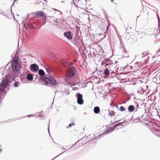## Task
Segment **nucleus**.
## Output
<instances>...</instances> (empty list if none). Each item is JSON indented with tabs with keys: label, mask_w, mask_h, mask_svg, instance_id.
Listing matches in <instances>:
<instances>
[{
	"label": "nucleus",
	"mask_w": 160,
	"mask_h": 160,
	"mask_svg": "<svg viewBox=\"0 0 160 160\" xmlns=\"http://www.w3.org/2000/svg\"><path fill=\"white\" fill-rule=\"evenodd\" d=\"M121 120H122V119H121V120H118V121H115L114 122H112L111 123V124H112V125H113L114 124L115 122H120V121H121Z\"/></svg>",
	"instance_id": "cd10ccee"
},
{
	"label": "nucleus",
	"mask_w": 160,
	"mask_h": 160,
	"mask_svg": "<svg viewBox=\"0 0 160 160\" xmlns=\"http://www.w3.org/2000/svg\"><path fill=\"white\" fill-rule=\"evenodd\" d=\"M100 82V80H99V81H98V82H97L96 83L97 84H99V83Z\"/></svg>",
	"instance_id": "79ce46f5"
},
{
	"label": "nucleus",
	"mask_w": 160,
	"mask_h": 160,
	"mask_svg": "<svg viewBox=\"0 0 160 160\" xmlns=\"http://www.w3.org/2000/svg\"><path fill=\"white\" fill-rule=\"evenodd\" d=\"M108 111L109 113V115L110 116H111L114 115L115 113L113 111H110V110L108 109Z\"/></svg>",
	"instance_id": "412c9836"
},
{
	"label": "nucleus",
	"mask_w": 160,
	"mask_h": 160,
	"mask_svg": "<svg viewBox=\"0 0 160 160\" xmlns=\"http://www.w3.org/2000/svg\"><path fill=\"white\" fill-rule=\"evenodd\" d=\"M126 122V120H124V121H123V122Z\"/></svg>",
	"instance_id": "e2e57ef3"
},
{
	"label": "nucleus",
	"mask_w": 160,
	"mask_h": 160,
	"mask_svg": "<svg viewBox=\"0 0 160 160\" xmlns=\"http://www.w3.org/2000/svg\"><path fill=\"white\" fill-rule=\"evenodd\" d=\"M69 92H67V95H69Z\"/></svg>",
	"instance_id": "8fccbe9b"
},
{
	"label": "nucleus",
	"mask_w": 160,
	"mask_h": 160,
	"mask_svg": "<svg viewBox=\"0 0 160 160\" xmlns=\"http://www.w3.org/2000/svg\"><path fill=\"white\" fill-rule=\"evenodd\" d=\"M140 117H138L136 119H138L139 120H140Z\"/></svg>",
	"instance_id": "ea45409f"
},
{
	"label": "nucleus",
	"mask_w": 160,
	"mask_h": 160,
	"mask_svg": "<svg viewBox=\"0 0 160 160\" xmlns=\"http://www.w3.org/2000/svg\"><path fill=\"white\" fill-rule=\"evenodd\" d=\"M147 54H144V53H142V57H143L147 55Z\"/></svg>",
	"instance_id": "4c0bfd02"
},
{
	"label": "nucleus",
	"mask_w": 160,
	"mask_h": 160,
	"mask_svg": "<svg viewBox=\"0 0 160 160\" xmlns=\"http://www.w3.org/2000/svg\"><path fill=\"white\" fill-rule=\"evenodd\" d=\"M20 83L18 81H15L14 83L13 84V86L14 87L17 88L19 86V84Z\"/></svg>",
	"instance_id": "aec40b11"
},
{
	"label": "nucleus",
	"mask_w": 160,
	"mask_h": 160,
	"mask_svg": "<svg viewBox=\"0 0 160 160\" xmlns=\"http://www.w3.org/2000/svg\"><path fill=\"white\" fill-rule=\"evenodd\" d=\"M110 60L109 58H107L105 60L106 62H109L110 61Z\"/></svg>",
	"instance_id": "473e14b6"
},
{
	"label": "nucleus",
	"mask_w": 160,
	"mask_h": 160,
	"mask_svg": "<svg viewBox=\"0 0 160 160\" xmlns=\"http://www.w3.org/2000/svg\"><path fill=\"white\" fill-rule=\"evenodd\" d=\"M105 63H104L103 62H102L101 63V65H103L105 64Z\"/></svg>",
	"instance_id": "a18cd8bd"
},
{
	"label": "nucleus",
	"mask_w": 160,
	"mask_h": 160,
	"mask_svg": "<svg viewBox=\"0 0 160 160\" xmlns=\"http://www.w3.org/2000/svg\"><path fill=\"white\" fill-rule=\"evenodd\" d=\"M71 69V72L65 76V81L68 84L69 83L68 82V80L74 77L76 73V70L74 67H72Z\"/></svg>",
	"instance_id": "7ed1b4c3"
},
{
	"label": "nucleus",
	"mask_w": 160,
	"mask_h": 160,
	"mask_svg": "<svg viewBox=\"0 0 160 160\" xmlns=\"http://www.w3.org/2000/svg\"><path fill=\"white\" fill-rule=\"evenodd\" d=\"M103 73L105 75L108 76L109 74V71L108 68H106L104 69Z\"/></svg>",
	"instance_id": "dca6fc26"
},
{
	"label": "nucleus",
	"mask_w": 160,
	"mask_h": 160,
	"mask_svg": "<svg viewBox=\"0 0 160 160\" xmlns=\"http://www.w3.org/2000/svg\"><path fill=\"white\" fill-rule=\"evenodd\" d=\"M135 109V107L133 105H130L128 107V110L129 112H132Z\"/></svg>",
	"instance_id": "f8f14e48"
},
{
	"label": "nucleus",
	"mask_w": 160,
	"mask_h": 160,
	"mask_svg": "<svg viewBox=\"0 0 160 160\" xmlns=\"http://www.w3.org/2000/svg\"><path fill=\"white\" fill-rule=\"evenodd\" d=\"M137 111V109H136V110L135 111V112H136V111Z\"/></svg>",
	"instance_id": "338daca9"
},
{
	"label": "nucleus",
	"mask_w": 160,
	"mask_h": 160,
	"mask_svg": "<svg viewBox=\"0 0 160 160\" xmlns=\"http://www.w3.org/2000/svg\"><path fill=\"white\" fill-rule=\"evenodd\" d=\"M101 72H102V70H99V71L97 72L98 74L99 75L100 74V73Z\"/></svg>",
	"instance_id": "c85d7f7f"
},
{
	"label": "nucleus",
	"mask_w": 160,
	"mask_h": 160,
	"mask_svg": "<svg viewBox=\"0 0 160 160\" xmlns=\"http://www.w3.org/2000/svg\"><path fill=\"white\" fill-rule=\"evenodd\" d=\"M117 62H117V61H116L115 62V63H117Z\"/></svg>",
	"instance_id": "69168bd1"
},
{
	"label": "nucleus",
	"mask_w": 160,
	"mask_h": 160,
	"mask_svg": "<svg viewBox=\"0 0 160 160\" xmlns=\"http://www.w3.org/2000/svg\"><path fill=\"white\" fill-rule=\"evenodd\" d=\"M123 122H120L119 123H117L116 124H115L114 126V128H115V129L118 126H124V125L123 124Z\"/></svg>",
	"instance_id": "a211bd4d"
},
{
	"label": "nucleus",
	"mask_w": 160,
	"mask_h": 160,
	"mask_svg": "<svg viewBox=\"0 0 160 160\" xmlns=\"http://www.w3.org/2000/svg\"><path fill=\"white\" fill-rule=\"evenodd\" d=\"M74 124H75L74 123H70L69 124L68 126H67V128H68L69 127H71L72 125H74Z\"/></svg>",
	"instance_id": "bb28decb"
},
{
	"label": "nucleus",
	"mask_w": 160,
	"mask_h": 160,
	"mask_svg": "<svg viewBox=\"0 0 160 160\" xmlns=\"http://www.w3.org/2000/svg\"><path fill=\"white\" fill-rule=\"evenodd\" d=\"M2 150V149H1L0 150V152H1Z\"/></svg>",
	"instance_id": "bf43d9fd"
},
{
	"label": "nucleus",
	"mask_w": 160,
	"mask_h": 160,
	"mask_svg": "<svg viewBox=\"0 0 160 160\" xmlns=\"http://www.w3.org/2000/svg\"><path fill=\"white\" fill-rule=\"evenodd\" d=\"M47 71V72L49 73L50 72V70L49 68H47L46 69Z\"/></svg>",
	"instance_id": "72a5a7b5"
},
{
	"label": "nucleus",
	"mask_w": 160,
	"mask_h": 160,
	"mask_svg": "<svg viewBox=\"0 0 160 160\" xmlns=\"http://www.w3.org/2000/svg\"><path fill=\"white\" fill-rule=\"evenodd\" d=\"M93 111L94 113L96 114L99 113L100 112L99 107L98 106L95 107L94 108Z\"/></svg>",
	"instance_id": "ddd939ff"
},
{
	"label": "nucleus",
	"mask_w": 160,
	"mask_h": 160,
	"mask_svg": "<svg viewBox=\"0 0 160 160\" xmlns=\"http://www.w3.org/2000/svg\"><path fill=\"white\" fill-rule=\"evenodd\" d=\"M158 28L159 29V31L158 33V34L159 33L160 31V20L159 19V17H158Z\"/></svg>",
	"instance_id": "4be33fe9"
},
{
	"label": "nucleus",
	"mask_w": 160,
	"mask_h": 160,
	"mask_svg": "<svg viewBox=\"0 0 160 160\" xmlns=\"http://www.w3.org/2000/svg\"><path fill=\"white\" fill-rule=\"evenodd\" d=\"M91 82V81L90 82H88L87 83Z\"/></svg>",
	"instance_id": "052dcab7"
},
{
	"label": "nucleus",
	"mask_w": 160,
	"mask_h": 160,
	"mask_svg": "<svg viewBox=\"0 0 160 160\" xmlns=\"http://www.w3.org/2000/svg\"><path fill=\"white\" fill-rule=\"evenodd\" d=\"M145 92V90L144 89L142 88L140 90H138L137 91V92L138 93L143 94Z\"/></svg>",
	"instance_id": "6ab92c4d"
},
{
	"label": "nucleus",
	"mask_w": 160,
	"mask_h": 160,
	"mask_svg": "<svg viewBox=\"0 0 160 160\" xmlns=\"http://www.w3.org/2000/svg\"><path fill=\"white\" fill-rule=\"evenodd\" d=\"M160 52V48H159L158 50L156 52V53H158Z\"/></svg>",
	"instance_id": "c9c22d12"
},
{
	"label": "nucleus",
	"mask_w": 160,
	"mask_h": 160,
	"mask_svg": "<svg viewBox=\"0 0 160 160\" xmlns=\"http://www.w3.org/2000/svg\"><path fill=\"white\" fill-rule=\"evenodd\" d=\"M9 79L5 78L0 82V100H2L6 95L7 92L5 88L9 84Z\"/></svg>",
	"instance_id": "f03ea898"
},
{
	"label": "nucleus",
	"mask_w": 160,
	"mask_h": 160,
	"mask_svg": "<svg viewBox=\"0 0 160 160\" xmlns=\"http://www.w3.org/2000/svg\"><path fill=\"white\" fill-rule=\"evenodd\" d=\"M112 103H111L110 104V106H112Z\"/></svg>",
	"instance_id": "6e6d98bb"
},
{
	"label": "nucleus",
	"mask_w": 160,
	"mask_h": 160,
	"mask_svg": "<svg viewBox=\"0 0 160 160\" xmlns=\"http://www.w3.org/2000/svg\"><path fill=\"white\" fill-rule=\"evenodd\" d=\"M141 101V102L142 103V104L143 103V101L142 100Z\"/></svg>",
	"instance_id": "4d7b16f0"
},
{
	"label": "nucleus",
	"mask_w": 160,
	"mask_h": 160,
	"mask_svg": "<svg viewBox=\"0 0 160 160\" xmlns=\"http://www.w3.org/2000/svg\"><path fill=\"white\" fill-rule=\"evenodd\" d=\"M133 68V67L132 66H130V68L131 69H132Z\"/></svg>",
	"instance_id": "603ef678"
},
{
	"label": "nucleus",
	"mask_w": 160,
	"mask_h": 160,
	"mask_svg": "<svg viewBox=\"0 0 160 160\" xmlns=\"http://www.w3.org/2000/svg\"><path fill=\"white\" fill-rule=\"evenodd\" d=\"M27 78L28 81H32L33 78V77L32 74H28L27 75Z\"/></svg>",
	"instance_id": "4468645a"
},
{
	"label": "nucleus",
	"mask_w": 160,
	"mask_h": 160,
	"mask_svg": "<svg viewBox=\"0 0 160 160\" xmlns=\"http://www.w3.org/2000/svg\"><path fill=\"white\" fill-rule=\"evenodd\" d=\"M63 149L64 150V152H62L60 154H59L58 155V156H57L56 157H55L54 158H53L52 159V160H54L56 158H57V157H58V156H59V155H61V154H62V153H63V152H66V151H67V149H66V148H63Z\"/></svg>",
	"instance_id": "393cba45"
},
{
	"label": "nucleus",
	"mask_w": 160,
	"mask_h": 160,
	"mask_svg": "<svg viewBox=\"0 0 160 160\" xmlns=\"http://www.w3.org/2000/svg\"><path fill=\"white\" fill-rule=\"evenodd\" d=\"M139 105L138 104V103H137V105H136V109H138V107H139Z\"/></svg>",
	"instance_id": "58836bf2"
},
{
	"label": "nucleus",
	"mask_w": 160,
	"mask_h": 160,
	"mask_svg": "<svg viewBox=\"0 0 160 160\" xmlns=\"http://www.w3.org/2000/svg\"><path fill=\"white\" fill-rule=\"evenodd\" d=\"M38 69L39 67L38 66L36 63L32 64L30 66V70L34 72H37Z\"/></svg>",
	"instance_id": "0eeeda50"
},
{
	"label": "nucleus",
	"mask_w": 160,
	"mask_h": 160,
	"mask_svg": "<svg viewBox=\"0 0 160 160\" xmlns=\"http://www.w3.org/2000/svg\"><path fill=\"white\" fill-rule=\"evenodd\" d=\"M62 148L63 149L64 148H63V146H62Z\"/></svg>",
	"instance_id": "13d9d810"
},
{
	"label": "nucleus",
	"mask_w": 160,
	"mask_h": 160,
	"mask_svg": "<svg viewBox=\"0 0 160 160\" xmlns=\"http://www.w3.org/2000/svg\"><path fill=\"white\" fill-rule=\"evenodd\" d=\"M45 14L42 11H39L36 12V17L38 18L40 17H45Z\"/></svg>",
	"instance_id": "9d476101"
},
{
	"label": "nucleus",
	"mask_w": 160,
	"mask_h": 160,
	"mask_svg": "<svg viewBox=\"0 0 160 160\" xmlns=\"http://www.w3.org/2000/svg\"><path fill=\"white\" fill-rule=\"evenodd\" d=\"M124 75V74L122 72H120V73H118L117 74V78H118V80L124 81L126 79H124V78H122L121 77V75Z\"/></svg>",
	"instance_id": "9b49d317"
},
{
	"label": "nucleus",
	"mask_w": 160,
	"mask_h": 160,
	"mask_svg": "<svg viewBox=\"0 0 160 160\" xmlns=\"http://www.w3.org/2000/svg\"><path fill=\"white\" fill-rule=\"evenodd\" d=\"M48 131L49 132V135L51 137V136L50 135V130H49V125L48 126Z\"/></svg>",
	"instance_id": "7c9ffc66"
},
{
	"label": "nucleus",
	"mask_w": 160,
	"mask_h": 160,
	"mask_svg": "<svg viewBox=\"0 0 160 160\" xmlns=\"http://www.w3.org/2000/svg\"><path fill=\"white\" fill-rule=\"evenodd\" d=\"M76 96L77 99V103L79 105L82 104L84 102L82 99V95L79 93H78L76 94Z\"/></svg>",
	"instance_id": "20e7f679"
},
{
	"label": "nucleus",
	"mask_w": 160,
	"mask_h": 160,
	"mask_svg": "<svg viewBox=\"0 0 160 160\" xmlns=\"http://www.w3.org/2000/svg\"><path fill=\"white\" fill-rule=\"evenodd\" d=\"M18 58L17 57L15 59H13L11 62V64H13V62L17 64H18Z\"/></svg>",
	"instance_id": "f3484780"
},
{
	"label": "nucleus",
	"mask_w": 160,
	"mask_h": 160,
	"mask_svg": "<svg viewBox=\"0 0 160 160\" xmlns=\"http://www.w3.org/2000/svg\"><path fill=\"white\" fill-rule=\"evenodd\" d=\"M114 127L112 128L111 127H107L105 130V133H104L101 135L98 136L99 137H102L103 136H104L105 134H107L112 132L115 129Z\"/></svg>",
	"instance_id": "39448f33"
},
{
	"label": "nucleus",
	"mask_w": 160,
	"mask_h": 160,
	"mask_svg": "<svg viewBox=\"0 0 160 160\" xmlns=\"http://www.w3.org/2000/svg\"><path fill=\"white\" fill-rule=\"evenodd\" d=\"M9 64V62L7 64V66Z\"/></svg>",
	"instance_id": "774afa93"
},
{
	"label": "nucleus",
	"mask_w": 160,
	"mask_h": 160,
	"mask_svg": "<svg viewBox=\"0 0 160 160\" xmlns=\"http://www.w3.org/2000/svg\"><path fill=\"white\" fill-rule=\"evenodd\" d=\"M38 73L40 76L39 79H40L44 81L46 86H48L49 83L53 85L58 84L57 81L53 78L48 75H45V72L43 70H39Z\"/></svg>",
	"instance_id": "f257e3e1"
},
{
	"label": "nucleus",
	"mask_w": 160,
	"mask_h": 160,
	"mask_svg": "<svg viewBox=\"0 0 160 160\" xmlns=\"http://www.w3.org/2000/svg\"><path fill=\"white\" fill-rule=\"evenodd\" d=\"M37 116H38V117H42V116L41 115H38Z\"/></svg>",
	"instance_id": "49530a36"
},
{
	"label": "nucleus",
	"mask_w": 160,
	"mask_h": 160,
	"mask_svg": "<svg viewBox=\"0 0 160 160\" xmlns=\"http://www.w3.org/2000/svg\"><path fill=\"white\" fill-rule=\"evenodd\" d=\"M140 63L139 62H136L134 64V66L135 67L139 66Z\"/></svg>",
	"instance_id": "a878e982"
},
{
	"label": "nucleus",
	"mask_w": 160,
	"mask_h": 160,
	"mask_svg": "<svg viewBox=\"0 0 160 160\" xmlns=\"http://www.w3.org/2000/svg\"><path fill=\"white\" fill-rule=\"evenodd\" d=\"M106 36V33H105V35H104V37H103V39Z\"/></svg>",
	"instance_id": "de8ad7c7"
},
{
	"label": "nucleus",
	"mask_w": 160,
	"mask_h": 160,
	"mask_svg": "<svg viewBox=\"0 0 160 160\" xmlns=\"http://www.w3.org/2000/svg\"><path fill=\"white\" fill-rule=\"evenodd\" d=\"M31 115H33V114H30V115H28L27 116H24V117H28V118H30L31 117Z\"/></svg>",
	"instance_id": "f704fd0d"
},
{
	"label": "nucleus",
	"mask_w": 160,
	"mask_h": 160,
	"mask_svg": "<svg viewBox=\"0 0 160 160\" xmlns=\"http://www.w3.org/2000/svg\"><path fill=\"white\" fill-rule=\"evenodd\" d=\"M36 76V77H35V80H36L37 78L38 77V76L37 75H36V76Z\"/></svg>",
	"instance_id": "37998d69"
},
{
	"label": "nucleus",
	"mask_w": 160,
	"mask_h": 160,
	"mask_svg": "<svg viewBox=\"0 0 160 160\" xmlns=\"http://www.w3.org/2000/svg\"><path fill=\"white\" fill-rule=\"evenodd\" d=\"M73 2V3H74V6H76V7H77V5L74 2V1Z\"/></svg>",
	"instance_id": "c03bdc74"
},
{
	"label": "nucleus",
	"mask_w": 160,
	"mask_h": 160,
	"mask_svg": "<svg viewBox=\"0 0 160 160\" xmlns=\"http://www.w3.org/2000/svg\"><path fill=\"white\" fill-rule=\"evenodd\" d=\"M53 9L55 10V11H58V10L56 9Z\"/></svg>",
	"instance_id": "3c124183"
},
{
	"label": "nucleus",
	"mask_w": 160,
	"mask_h": 160,
	"mask_svg": "<svg viewBox=\"0 0 160 160\" xmlns=\"http://www.w3.org/2000/svg\"><path fill=\"white\" fill-rule=\"evenodd\" d=\"M127 66H126L125 67H123V69H124Z\"/></svg>",
	"instance_id": "09e8293b"
},
{
	"label": "nucleus",
	"mask_w": 160,
	"mask_h": 160,
	"mask_svg": "<svg viewBox=\"0 0 160 160\" xmlns=\"http://www.w3.org/2000/svg\"><path fill=\"white\" fill-rule=\"evenodd\" d=\"M157 114L158 115V116L159 117H160V115H159V114H158V111H157Z\"/></svg>",
	"instance_id": "a19ab883"
},
{
	"label": "nucleus",
	"mask_w": 160,
	"mask_h": 160,
	"mask_svg": "<svg viewBox=\"0 0 160 160\" xmlns=\"http://www.w3.org/2000/svg\"><path fill=\"white\" fill-rule=\"evenodd\" d=\"M148 109L146 108H145V113H148V112H149V110H148V111H147V109Z\"/></svg>",
	"instance_id": "c756f323"
},
{
	"label": "nucleus",
	"mask_w": 160,
	"mask_h": 160,
	"mask_svg": "<svg viewBox=\"0 0 160 160\" xmlns=\"http://www.w3.org/2000/svg\"><path fill=\"white\" fill-rule=\"evenodd\" d=\"M43 1H45V2H47V0H43Z\"/></svg>",
	"instance_id": "5fc2aeb1"
},
{
	"label": "nucleus",
	"mask_w": 160,
	"mask_h": 160,
	"mask_svg": "<svg viewBox=\"0 0 160 160\" xmlns=\"http://www.w3.org/2000/svg\"><path fill=\"white\" fill-rule=\"evenodd\" d=\"M22 24H23V27L28 31H30L34 28V26L32 24L29 23L26 24L24 20L23 21Z\"/></svg>",
	"instance_id": "423d86ee"
},
{
	"label": "nucleus",
	"mask_w": 160,
	"mask_h": 160,
	"mask_svg": "<svg viewBox=\"0 0 160 160\" xmlns=\"http://www.w3.org/2000/svg\"><path fill=\"white\" fill-rule=\"evenodd\" d=\"M13 64H11L12 71L14 72L18 71L20 68V65L19 64H17L13 63Z\"/></svg>",
	"instance_id": "6e6552de"
},
{
	"label": "nucleus",
	"mask_w": 160,
	"mask_h": 160,
	"mask_svg": "<svg viewBox=\"0 0 160 160\" xmlns=\"http://www.w3.org/2000/svg\"><path fill=\"white\" fill-rule=\"evenodd\" d=\"M126 110V109L123 106H121L119 110L121 112H123Z\"/></svg>",
	"instance_id": "b1692460"
},
{
	"label": "nucleus",
	"mask_w": 160,
	"mask_h": 160,
	"mask_svg": "<svg viewBox=\"0 0 160 160\" xmlns=\"http://www.w3.org/2000/svg\"><path fill=\"white\" fill-rule=\"evenodd\" d=\"M122 58L126 57V58H128L129 57V55L128 54V52L126 53L125 52V53H124L122 55Z\"/></svg>",
	"instance_id": "5701e85b"
},
{
	"label": "nucleus",
	"mask_w": 160,
	"mask_h": 160,
	"mask_svg": "<svg viewBox=\"0 0 160 160\" xmlns=\"http://www.w3.org/2000/svg\"><path fill=\"white\" fill-rule=\"evenodd\" d=\"M120 44H121V46H122V45H123V47H124V44L122 42V41H121L120 40Z\"/></svg>",
	"instance_id": "2f4dec72"
},
{
	"label": "nucleus",
	"mask_w": 160,
	"mask_h": 160,
	"mask_svg": "<svg viewBox=\"0 0 160 160\" xmlns=\"http://www.w3.org/2000/svg\"><path fill=\"white\" fill-rule=\"evenodd\" d=\"M72 32L70 31H67L64 33L63 35L68 40H71L72 38Z\"/></svg>",
	"instance_id": "1a4fd4ad"
},
{
	"label": "nucleus",
	"mask_w": 160,
	"mask_h": 160,
	"mask_svg": "<svg viewBox=\"0 0 160 160\" xmlns=\"http://www.w3.org/2000/svg\"><path fill=\"white\" fill-rule=\"evenodd\" d=\"M122 46L120 47V50L122 51V53H125V52L127 53L128 51H127L124 47H123V45Z\"/></svg>",
	"instance_id": "2eb2a0df"
},
{
	"label": "nucleus",
	"mask_w": 160,
	"mask_h": 160,
	"mask_svg": "<svg viewBox=\"0 0 160 160\" xmlns=\"http://www.w3.org/2000/svg\"><path fill=\"white\" fill-rule=\"evenodd\" d=\"M57 21V18H56L54 20V21Z\"/></svg>",
	"instance_id": "864d4df0"
},
{
	"label": "nucleus",
	"mask_w": 160,
	"mask_h": 160,
	"mask_svg": "<svg viewBox=\"0 0 160 160\" xmlns=\"http://www.w3.org/2000/svg\"><path fill=\"white\" fill-rule=\"evenodd\" d=\"M105 66H109V68H110V66H109V64H110L109 63H105Z\"/></svg>",
	"instance_id": "e433bc0d"
},
{
	"label": "nucleus",
	"mask_w": 160,
	"mask_h": 160,
	"mask_svg": "<svg viewBox=\"0 0 160 160\" xmlns=\"http://www.w3.org/2000/svg\"><path fill=\"white\" fill-rule=\"evenodd\" d=\"M77 32H78V30H77V31L76 32V34H77Z\"/></svg>",
	"instance_id": "680f3d73"
},
{
	"label": "nucleus",
	"mask_w": 160,
	"mask_h": 160,
	"mask_svg": "<svg viewBox=\"0 0 160 160\" xmlns=\"http://www.w3.org/2000/svg\"><path fill=\"white\" fill-rule=\"evenodd\" d=\"M2 14V15H3L4 16H6L5 15H4V14Z\"/></svg>",
	"instance_id": "0e129e2a"
}]
</instances>
